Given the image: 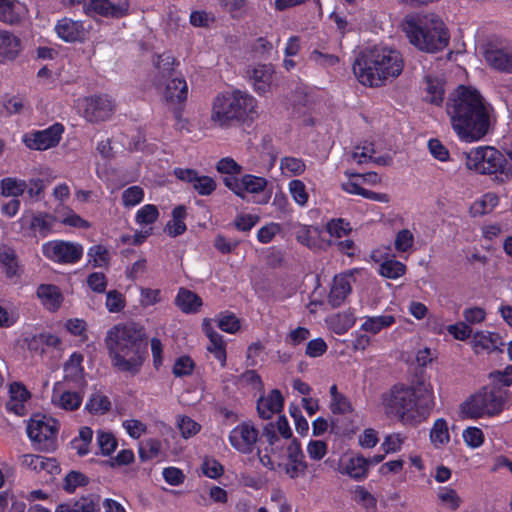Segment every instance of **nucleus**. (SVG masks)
<instances>
[{"label": "nucleus", "mask_w": 512, "mask_h": 512, "mask_svg": "<svg viewBox=\"0 0 512 512\" xmlns=\"http://www.w3.org/2000/svg\"><path fill=\"white\" fill-rule=\"evenodd\" d=\"M82 401V391L66 389L64 383L60 381L53 385L51 404L54 408L64 411H75L81 406Z\"/></svg>", "instance_id": "20"}, {"label": "nucleus", "mask_w": 512, "mask_h": 512, "mask_svg": "<svg viewBox=\"0 0 512 512\" xmlns=\"http://www.w3.org/2000/svg\"><path fill=\"white\" fill-rule=\"evenodd\" d=\"M10 398L7 402V409L16 415L22 416L26 413V404L30 398L29 391L20 383H13L9 389Z\"/></svg>", "instance_id": "34"}, {"label": "nucleus", "mask_w": 512, "mask_h": 512, "mask_svg": "<svg viewBox=\"0 0 512 512\" xmlns=\"http://www.w3.org/2000/svg\"><path fill=\"white\" fill-rule=\"evenodd\" d=\"M246 76L258 94L268 92L274 82V70L271 65L258 64L249 67Z\"/></svg>", "instance_id": "22"}, {"label": "nucleus", "mask_w": 512, "mask_h": 512, "mask_svg": "<svg viewBox=\"0 0 512 512\" xmlns=\"http://www.w3.org/2000/svg\"><path fill=\"white\" fill-rule=\"evenodd\" d=\"M64 132V127L60 123H55L43 130H34L25 133L22 136V142L28 149L36 151H45L56 147Z\"/></svg>", "instance_id": "13"}, {"label": "nucleus", "mask_w": 512, "mask_h": 512, "mask_svg": "<svg viewBox=\"0 0 512 512\" xmlns=\"http://www.w3.org/2000/svg\"><path fill=\"white\" fill-rule=\"evenodd\" d=\"M499 203L498 196L493 192L484 194L480 199L476 200L471 209L475 215H483L490 213Z\"/></svg>", "instance_id": "54"}, {"label": "nucleus", "mask_w": 512, "mask_h": 512, "mask_svg": "<svg viewBox=\"0 0 512 512\" xmlns=\"http://www.w3.org/2000/svg\"><path fill=\"white\" fill-rule=\"evenodd\" d=\"M355 317L350 312H342L330 315L325 322L329 330L337 335L345 334L355 324Z\"/></svg>", "instance_id": "40"}, {"label": "nucleus", "mask_w": 512, "mask_h": 512, "mask_svg": "<svg viewBox=\"0 0 512 512\" xmlns=\"http://www.w3.org/2000/svg\"><path fill=\"white\" fill-rule=\"evenodd\" d=\"M374 154L375 150L373 143L365 141L354 147L351 152L350 159L357 164H365L370 161H374L377 164H386V161L383 158H375Z\"/></svg>", "instance_id": "42"}, {"label": "nucleus", "mask_w": 512, "mask_h": 512, "mask_svg": "<svg viewBox=\"0 0 512 512\" xmlns=\"http://www.w3.org/2000/svg\"><path fill=\"white\" fill-rule=\"evenodd\" d=\"M111 403L105 395L93 393L86 403V410L92 414H104L110 409Z\"/></svg>", "instance_id": "60"}, {"label": "nucleus", "mask_w": 512, "mask_h": 512, "mask_svg": "<svg viewBox=\"0 0 512 512\" xmlns=\"http://www.w3.org/2000/svg\"><path fill=\"white\" fill-rule=\"evenodd\" d=\"M92 439V429L89 427H82L79 430L78 436L71 441V447L77 452L78 455H86L89 452Z\"/></svg>", "instance_id": "52"}, {"label": "nucleus", "mask_w": 512, "mask_h": 512, "mask_svg": "<svg viewBox=\"0 0 512 512\" xmlns=\"http://www.w3.org/2000/svg\"><path fill=\"white\" fill-rule=\"evenodd\" d=\"M462 438L464 443L470 449H477L484 443L485 436L483 431L475 426L467 427L462 432Z\"/></svg>", "instance_id": "61"}, {"label": "nucleus", "mask_w": 512, "mask_h": 512, "mask_svg": "<svg viewBox=\"0 0 512 512\" xmlns=\"http://www.w3.org/2000/svg\"><path fill=\"white\" fill-rule=\"evenodd\" d=\"M186 209L184 206H176L172 211V219L166 224L165 230L172 237L179 236L186 231Z\"/></svg>", "instance_id": "47"}, {"label": "nucleus", "mask_w": 512, "mask_h": 512, "mask_svg": "<svg viewBox=\"0 0 512 512\" xmlns=\"http://www.w3.org/2000/svg\"><path fill=\"white\" fill-rule=\"evenodd\" d=\"M268 446L258 452L263 466L270 470L283 471L290 478L304 474L306 463L300 442L292 438V430L286 417L281 416L275 425L270 424L265 430Z\"/></svg>", "instance_id": "3"}, {"label": "nucleus", "mask_w": 512, "mask_h": 512, "mask_svg": "<svg viewBox=\"0 0 512 512\" xmlns=\"http://www.w3.org/2000/svg\"><path fill=\"white\" fill-rule=\"evenodd\" d=\"M279 169L284 177H298L306 170V164L303 159L285 156L280 159Z\"/></svg>", "instance_id": "46"}, {"label": "nucleus", "mask_w": 512, "mask_h": 512, "mask_svg": "<svg viewBox=\"0 0 512 512\" xmlns=\"http://www.w3.org/2000/svg\"><path fill=\"white\" fill-rule=\"evenodd\" d=\"M20 51V38L9 30L0 29V64L15 60Z\"/></svg>", "instance_id": "28"}, {"label": "nucleus", "mask_w": 512, "mask_h": 512, "mask_svg": "<svg viewBox=\"0 0 512 512\" xmlns=\"http://www.w3.org/2000/svg\"><path fill=\"white\" fill-rule=\"evenodd\" d=\"M114 100L106 95H94L77 100V108L89 122H100L109 119L115 111Z\"/></svg>", "instance_id": "12"}, {"label": "nucleus", "mask_w": 512, "mask_h": 512, "mask_svg": "<svg viewBox=\"0 0 512 512\" xmlns=\"http://www.w3.org/2000/svg\"><path fill=\"white\" fill-rule=\"evenodd\" d=\"M330 396V410L332 413L344 415L353 411L351 402L346 396L338 392L336 385L330 387Z\"/></svg>", "instance_id": "48"}, {"label": "nucleus", "mask_w": 512, "mask_h": 512, "mask_svg": "<svg viewBox=\"0 0 512 512\" xmlns=\"http://www.w3.org/2000/svg\"><path fill=\"white\" fill-rule=\"evenodd\" d=\"M284 399L277 389L271 390L267 395L261 396L257 401V411L262 419L268 420L281 412Z\"/></svg>", "instance_id": "27"}, {"label": "nucleus", "mask_w": 512, "mask_h": 512, "mask_svg": "<svg viewBox=\"0 0 512 512\" xmlns=\"http://www.w3.org/2000/svg\"><path fill=\"white\" fill-rule=\"evenodd\" d=\"M466 166L478 174L495 175L501 183L512 179V167L505 156L492 146H478L466 156Z\"/></svg>", "instance_id": "9"}, {"label": "nucleus", "mask_w": 512, "mask_h": 512, "mask_svg": "<svg viewBox=\"0 0 512 512\" xmlns=\"http://www.w3.org/2000/svg\"><path fill=\"white\" fill-rule=\"evenodd\" d=\"M28 7L21 0H0V22L16 25L28 16Z\"/></svg>", "instance_id": "23"}, {"label": "nucleus", "mask_w": 512, "mask_h": 512, "mask_svg": "<svg viewBox=\"0 0 512 512\" xmlns=\"http://www.w3.org/2000/svg\"><path fill=\"white\" fill-rule=\"evenodd\" d=\"M105 343L112 365L119 371L135 374L144 361L143 334L133 324L116 325L106 336Z\"/></svg>", "instance_id": "5"}, {"label": "nucleus", "mask_w": 512, "mask_h": 512, "mask_svg": "<svg viewBox=\"0 0 512 512\" xmlns=\"http://www.w3.org/2000/svg\"><path fill=\"white\" fill-rule=\"evenodd\" d=\"M145 197L142 187L134 185L123 190L121 201L125 208H133L139 205Z\"/></svg>", "instance_id": "58"}, {"label": "nucleus", "mask_w": 512, "mask_h": 512, "mask_svg": "<svg viewBox=\"0 0 512 512\" xmlns=\"http://www.w3.org/2000/svg\"><path fill=\"white\" fill-rule=\"evenodd\" d=\"M128 10L129 3L127 0H121L117 3H112L110 0H85L83 11L90 17L121 18L127 15Z\"/></svg>", "instance_id": "18"}, {"label": "nucleus", "mask_w": 512, "mask_h": 512, "mask_svg": "<svg viewBox=\"0 0 512 512\" xmlns=\"http://www.w3.org/2000/svg\"><path fill=\"white\" fill-rule=\"evenodd\" d=\"M60 423L53 417L34 414L27 424V435L39 450L54 451L57 448Z\"/></svg>", "instance_id": "10"}, {"label": "nucleus", "mask_w": 512, "mask_h": 512, "mask_svg": "<svg viewBox=\"0 0 512 512\" xmlns=\"http://www.w3.org/2000/svg\"><path fill=\"white\" fill-rule=\"evenodd\" d=\"M83 357L79 353H73L64 364V382L73 384L81 389L85 386L84 369L82 367Z\"/></svg>", "instance_id": "30"}, {"label": "nucleus", "mask_w": 512, "mask_h": 512, "mask_svg": "<svg viewBox=\"0 0 512 512\" xmlns=\"http://www.w3.org/2000/svg\"><path fill=\"white\" fill-rule=\"evenodd\" d=\"M98 502L93 497H81L59 504L55 512H96Z\"/></svg>", "instance_id": "41"}, {"label": "nucleus", "mask_w": 512, "mask_h": 512, "mask_svg": "<svg viewBox=\"0 0 512 512\" xmlns=\"http://www.w3.org/2000/svg\"><path fill=\"white\" fill-rule=\"evenodd\" d=\"M402 30L409 43L426 53L443 51L449 44L450 34L444 21L436 14L406 17Z\"/></svg>", "instance_id": "6"}, {"label": "nucleus", "mask_w": 512, "mask_h": 512, "mask_svg": "<svg viewBox=\"0 0 512 512\" xmlns=\"http://www.w3.org/2000/svg\"><path fill=\"white\" fill-rule=\"evenodd\" d=\"M371 258L375 262H381L379 267V273L381 276L385 278L398 279L401 276H403L406 272V266L404 263L393 258H385L382 255L380 249L372 251Z\"/></svg>", "instance_id": "29"}, {"label": "nucleus", "mask_w": 512, "mask_h": 512, "mask_svg": "<svg viewBox=\"0 0 512 512\" xmlns=\"http://www.w3.org/2000/svg\"><path fill=\"white\" fill-rule=\"evenodd\" d=\"M287 189L291 198L299 207L304 208L308 206L310 196L302 180H291L287 185Z\"/></svg>", "instance_id": "49"}, {"label": "nucleus", "mask_w": 512, "mask_h": 512, "mask_svg": "<svg viewBox=\"0 0 512 512\" xmlns=\"http://www.w3.org/2000/svg\"><path fill=\"white\" fill-rule=\"evenodd\" d=\"M508 400V390L489 384L463 401L459 413L463 419L489 418L500 414Z\"/></svg>", "instance_id": "8"}, {"label": "nucleus", "mask_w": 512, "mask_h": 512, "mask_svg": "<svg viewBox=\"0 0 512 512\" xmlns=\"http://www.w3.org/2000/svg\"><path fill=\"white\" fill-rule=\"evenodd\" d=\"M470 345L476 354L492 353L503 345L501 337L494 332L480 330L473 333Z\"/></svg>", "instance_id": "26"}, {"label": "nucleus", "mask_w": 512, "mask_h": 512, "mask_svg": "<svg viewBox=\"0 0 512 512\" xmlns=\"http://www.w3.org/2000/svg\"><path fill=\"white\" fill-rule=\"evenodd\" d=\"M444 83L441 79L428 76L425 79L423 88L424 101L433 104L441 105L444 100Z\"/></svg>", "instance_id": "38"}, {"label": "nucleus", "mask_w": 512, "mask_h": 512, "mask_svg": "<svg viewBox=\"0 0 512 512\" xmlns=\"http://www.w3.org/2000/svg\"><path fill=\"white\" fill-rule=\"evenodd\" d=\"M223 182L228 189L242 199H245L247 194H260L268 185L266 178L252 174H246L241 178L225 177Z\"/></svg>", "instance_id": "15"}, {"label": "nucleus", "mask_w": 512, "mask_h": 512, "mask_svg": "<svg viewBox=\"0 0 512 512\" xmlns=\"http://www.w3.org/2000/svg\"><path fill=\"white\" fill-rule=\"evenodd\" d=\"M318 234L319 232L316 227L303 224H297L295 226V236L297 241L308 248H316V237Z\"/></svg>", "instance_id": "51"}, {"label": "nucleus", "mask_w": 512, "mask_h": 512, "mask_svg": "<svg viewBox=\"0 0 512 512\" xmlns=\"http://www.w3.org/2000/svg\"><path fill=\"white\" fill-rule=\"evenodd\" d=\"M41 251L52 262L72 265L80 261L84 248L81 244L65 240H51L45 242Z\"/></svg>", "instance_id": "11"}, {"label": "nucleus", "mask_w": 512, "mask_h": 512, "mask_svg": "<svg viewBox=\"0 0 512 512\" xmlns=\"http://www.w3.org/2000/svg\"><path fill=\"white\" fill-rule=\"evenodd\" d=\"M406 441V436L401 433L388 434L382 444L381 448L386 454L397 453L402 450Z\"/></svg>", "instance_id": "64"}, {"label": "nucleus", "mask_w": 512, "mask_h": 512, "mask_svg": "<svg viewBox=\"0 0 512 512\" xmlns=\"http://www.w3.org/2000/svg\"><path fill=\"white\" fill-rule=\"evenodd\" d=\"M59 221L66 226L88 229L91 224L83 219L80 215L76 214L69 207H63L61 210H58Z\"/></svg>", "instance_id": "53"}, {"label": "nucleus", "mask_w": 512, "mask_h": 512, "mask_svg": "<svg viewBox=\"0 0 512 512\" xmlns=\"http://www.w3.org/2000/svg\"><path fill=\"white\" fill-rule=\"evenodd\" d=\"M404 69L400 51L384 44L362 50L353 63V72L364 86L381 87L399 77Z\"/></svg>", "instance_id": "4"}, {"label": "nucleus", "mask_w": 512, "mask_h": 512, "mask_svg": "<svg viewBox=\"0 0 512 512\" xmlns=\"http://www.w3.org/2000/svg\"><path fill=\"white\" fill-rule=\"evenodd\" d=\"M430 441L435 448H441L450 442L448 423L443 418L434 421L430 430Z\"/></svg>", "instance_id": "44"}, {"label": "nucleus", "mask_w": 512, "mask_h": 512, "mask_svg": "<svg viewBox=\"0 0 512 512\" xmlns=\"http://www.w3.org/2000/svg\"><path fill=\"white\" fill-rule=\"evenodd\" d=\"M354 499L364 509L369 512H374L377 507V499L365 487L356 486L354 489Z\"/></svg>", "instance_id": "62"}, {"label": "nucleus", "mask_w": 512, "mask_h": 512, "mask_svg": "<svg viewBox=\"0 0 512 512\" xmlns=\"http://www.w3.org/2000/svg\"><path fill=\"white\" fill-rule=\"evenodd\" d=\"M446 113L460 141H479L489 130V106L474 87L460 85L451 92L446 102Z\"/></svg>", "instance_id": "2"}, {"label": "nucleus", "mask_w": 512, "mask_h": 512, "mask_svg": "<svg viewBox=\"0 0 512 512\" xmlns=\"http://www.w3.org/2000/svg\"><path fill=\"white\" fill-rule=\"evenodd\" d=\"M57 36L65 42H81L86 37V31L81 21L64 17L55 25Z\"/></svg>", "instance_id": "25"}, {"label": "nucleus", "mask_w": 512, "mask_h": 512, "mask_svg": "<svg viewBox=\"0 0 512 512\" xmlns=\"http://www.w3.org/2000/svg\"><path fill=\"white\" fill-rule=\"evenodd\" d=\"M351 290V276L347 274L336 275L328 295L329 303L333 307L341 306L351 293Z\"/></svg>", "instance_id": "32"}, {"label": "nucleus", "mask_w": 512, "mask_h": 512, "mask_svg": "<svg viewBox=\"0 0 512 512\" xmlns=\"http://www.w3.org/2000/svg\"><path fill=\"white\" fill-rule=\"evenodd\" d=\"M396 323V317L390 313L374 316H364L360 325L361 331L369 335H377L382 330L388 329Z\"/></svg>", "instance_id": "33"}, {"label": "nucleus", "mask_w": 512, "mask_h": 512, "mask_svg": "<svg viewBox=\"0 0 512 512\" xmlns=\"http://www.w3.org/2000/svg\"><path fill=\"white\" fill-rule=\"evenodd\" d=\"M154 66L159 76L170 77L174 70L175 58L170 52H164L155 58Z\"/></svg>", "instance_id": "59"}, {"label": "nucleus", "mask_w": 512, "mask_h": 512, "mask_svg": "<svg viewBox=\"0 0 512 512\" xmlns=\"http://www.w3.org/2000/svg\"><path fill=\"white\" fill-rule=\"evenodd\" d=\"M96 441L100 453L104 456L111 455L116 450L118 445L114 434L105 430L97 431Z\"/></svg>", "instance_id": "56"}, {"label": "nucleus", "mask_w": 512, "mask_h": 512, "mask_svg": "<svg viewBox=\"0 0 512 512\" xmlns=\"http://www.w3.org/2000/svg\"><path fill=\"white\" fill-rule=\"evenodd\" d=\"M337 471L354 481H363L368 477L369 461L361 454L345 453L339 458Z\"/></svg>", "instance_id": "17"}, {"label": "nucleus", "mask_w": 512, "mask_h": 512, "mask_svg": "<svg viewBox=\"0 0 512 512\" xmlns=\"http://www.w3.org/2000/svg\"><path fill=\"white\" fill-rule=\"evenodd\" d=\"M258 438L259 431L250 421L236 425L228 436L230 445L242 454H251L255 450Z\"/></svg>", "instance_id": "14"}, {"label": "nucleus", "mask_w": 512, "mask_h": 512, "mask_svg": "<svg viewBox=\"0 0 512 512\" xmlns=\"http://www.w3.org/2000/svg\"><path fill=\"white\" fill-rule=\"evenodd\" d=\"M27 189L24 180L16 177H5L0 181V195L3 197H12L18 199Z\"/></svg>", "instance_id": "43"}, {"label": "nucleus", "mask_w": 512, "mask_h": 512, "mask_svg": "<svg viewBox=\"0 0 512 512\" xmlns=\"http://www.w3.org/2000/svg\"><path fill=\"white\" fill-rule=\"evenodd\" d=\"M160 213L156 205L145 204L139 208L134 217V221L142 229L152 228L151 226L157 222Z\"/></svg>", "instance_id": "45"}, {"label": "nucleus", "mask_w": 512, "mask_h": 512, "mask_svg": "<svg viewBox=\"0 0 512 512\" xmlns=\"http://www.w3.org/2000/svg\"><path fill=\"white\" fill-rule=\"evenodd\" d=\"M55 221L53 215L39 212L32 215L24 213L18 223L25 235L44 238L52 231Z\"/></svg>", "instance_id": "16"}, {"label": "nucleus", "mask_w": 512, "mask_h": 512, "mask_svg": "<svg viewBox=\"0 0 512 512\" xmlns=\"http://www.w3.org/2000/svg\"><path fill=\"white\" fill-rule=\"evenodd\" d=\"M173 174L178 180L191 184L199 195H211L216 189V182L212 177L199 175L194 169L178 167Z\"/></svg>", "instance_id": "19"}, {"label": "nucleus", "mask_w": 512, "mask_h": 512, "mask_svg": "<svg viewBox=\"0 0 512 512\" xmlns=\"http://www.w3.org/2000/svg\"><path fill=\"white\" fill-rule=\"evenodd\" d=\"M20 463L22 466L36 471H46L47 473L53 474L58 470L56 460L41 455L25 454L20 457Z\"/></svg>", "instance_id": "35"}, {"label": "nucleus", "mask_w": 512, "mask_h": 512, "mask_svg": "<svg viewBox=\"0 0 512 512\" xmlns=\"http://www.w3.org/2000/svg\"><path fill=\"white\" fill-rule=\"evenodd\" d=\"M176 426L184 439H189L201 430V425L186 415H178L176 418Z\"/></svg>", "instance_id": "57"}, {"label": "nucleus", "mask_w": 512, "mask_h": 512, "mask_svg": "<svg viewBox=\"0 0 512 512\" xmlns=\"http://www.w3.org/2000/svg\"><path fill=\"white\" fill-rule=\"evenodd\" d=\"M37 296L42 304L50 311L57 310L63 300L62 294L58 287L51 284H42L37 289Z\"/></svg>", "instance_id": "39"}, {"label": "nucleus", "mask_w": 512, "mask_h": 512, "mask_svg": "<svg viewBox=\"0 0 512 512\" xmlns=\"http://www.w3.org/2000/svg\"><path fill=\"white\" fill-rule=\"evenodd\" d=\"M486 63L493 69L512 73V50H508L490 41L483 50Z\"/></svg>", "instance_id": "21"}, {"label": "nucleus", "mask_w": 512, "mask_h": 512, "mask_svg": "<svg viewBox=\"0 0 512 512\" xmlns=\"http://www.w3.org/2000/svg\"><path fill=\"white\" fill-rule=\"evenodd\" d=\"M380 407L391 420L415 426L426 420L435 407L431 382L423 375L410 384L398 383L383 392Z\"/></svg>", "instance_id": "1"}, {"label": "nucleus", "mask_w": 512, "mask_h": 512, "mask_svg": "<svg viewBox=\"0 0 512 512\" xmlns=\"http://www.w3.org/2000/svg\"><path fill=\"white\" fill-rule=\"evenodd\" d=\"M164 97L171 103H182L188 95V86L186 81L180 77L171 78L164 88Z\"/></svg>", "instance_id": "37"}, {"label": "nucleus", "mask_w": 512, "mask_h": 512, "mask_svg": "<svg viewBox=\"0 0 512 512\" xmlns=\"http://www.w3.org/2000/svg\"><path fill=\"white\" fill-rule=\"evenodd\" d=\"M163 301L162 290L158 288H140L139 303L143 308L154 306Z\"/></svg>", "instance_id": "63"}, {"label": "nucleus", "mask_w": 512, "mask_h": 512, "mask_svg": "<svg viewBox=\"0 0 512 512\" xmlns=\"http://www.w3.org/2000/svg\"><path fill=\"white\" fill-rule=\"evenodd\" d=\"M0 265L5 269L8 277H13L18 272V263L13 249L7 246L0 247Z\"/></svg>", "instance_id": "55"}, {"label": "nucleus", "mask_w": 512, "mask_h": 512, "mask_svg": "<svg viewBox=\"0 0 512 512\" xmlns=\"http://www.w3.org/2000/svg\"><path fill=\"white\" fill-rule=\"evenodd\" d=\"M348 180L341 184L342 189L353 195H359L363 198L370 199L380 203H388L390 198L385 193H377L362 187V182L358 173L346 172Z\"/></svg>", "instance_id": "24"}, {"label": "nucleus", "mask_w": 512, "mask_h": 512, "mask_svg": "<svg viewBox=\"0 0 512 512\" xmlns=\"http://www.w3.org/2000/svg\"><path fill=\"white\" fill-rule=\"evenodd\" d=\"M257 116V100L247 92L234 90L214 98L210 120L215 126L227 128L234 121H253Z\"/></svg>", "instance_id": "7"}, {"label": "nucleus", "mask_w": 512, "mask_h": 512, "mask_svg": "<svg viewBox=\"0 0 512 512\" xmlns=\"http://www.w3.org/2000/svg\"><path fill=\"white\" fill-rule=\"evenodd\" d=\"M437 498L443 506L452 511L457 510L462 504L460 495L450 486L440 487L437 491Z\"/></svg>", "instance_id": "50"}, {"label": "nucleus", "mask_w": 512, "mask_h": 512, "mask_svg": "<svg viewBox=\"0 0 512 512\" xmlns=\"http://www.w3.org/2000/svg\"><path fill=\"white\" fill-rule=\"evenodd\" d=\"M202 328L206 336L209 338L210 344L207 349L220 362L221 366L226 364V345L222 335L217 333L212 325L211 320L204 319Z\"/></svg>", "instance_id": "31"}, {"label": "nucleus", "mask_w": 512, "mask_h": 512, "mask_svg": "<svg viewBox=\"0 0 512 512\" xmlns=\"http://www.w3.org/2000/svg\"><path fill=\"white\" fill-rule=\"evenodd\" d=\"M176 306L186 314L197 313L201 308L203 302L202 299L193 291L180 288L175 297Z\"/></svg>", "instance_id": "36"}]
</instances>
